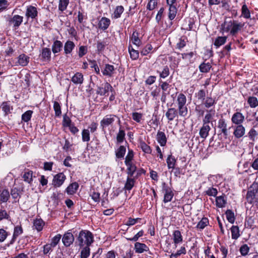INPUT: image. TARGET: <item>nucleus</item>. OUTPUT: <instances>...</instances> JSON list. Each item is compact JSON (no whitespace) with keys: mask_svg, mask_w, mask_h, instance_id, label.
<instances>
[{"mask_svg":"<svg viewBox=\"0 0 258 258\" xmlns=\"http://www.w3.org/2000/svg\"><path fill=\"white\" fill-rule=\"evenodd\" d=\"M76 237L75 243L80 247L90 246L94 242L93 234L87 230H81Z\"/></svg>","mask_w":258,"mask_h":258,"instance_id":"f257e3e1","label":"nucleus"},{"mask_svg":"<svg viewBox=\"0 0 258 258\" xmlns=\"http://www.w3.org/2000/svg\"><path fill=\"white\" fill-rule=\"evenodd\" d=\"M186 97L183 93H179L177 95L176 103L177 108L176 109L178 114L181 117H185L188 114V108L187 107Z\"/></svg>","mask_w":258,"mask_h":258,"instance_id":"f03ea898","label":"nucleus"},{"mask_svg":"<svg viewBox=\"0 0 258 258\" xmlns=\"http://www.w3.org/2000/svg\"><path fill=\"white\" fill-rule=\"evenodd\" d=\"M23 17L18 15H15L8 20L9 25L12 26L14 29H17L23 22Z\"/></svg>","mask_w":258,"mask_h":258,"instance_id":"7ed1b4c3","label":"nucleus"},{"mask_svg":"<svg viewBox=\"0 0 258 258\" xmlns=\"http://www.w3.org/2000/svg\"><path fill=\"white\" fill-rule=\"evenodd\" d=\"M117 117L114 114L105 115L100 121V126L103 129L111 125L115 121V118Z\"/></svg>","mask_w":258,"mask_h":258,"instance_id":"20e7f679","label":"nucleus"},{"mask_svg":"<svg viewBox=\"0 0 258 258\" xmlns=\"http://www.w3.org/2000/svg\"><path fill=\"white\" fill-rule=\"evenodd\" d=\"M257 190L258 185L257 184H253L250 187L246 195V199L248 202L251 204L253 202L256 194L257 192Z\"/></svg>","mask_w":258,"mask_h":258,"instance_id":"39448f33","label":"nucleus"},{"mask_svg":"<svg viewBox=\"0 0 258 258\" xmlns=\"http://www.w3.org/2000/svg\"><path fill=\"white\" fill-rule=\"evenodd\" d=\"M70 230L65 233L62 238V241L64 245L66 247L70 246L73 244L75 240L73 234L70 232Z\"/></svg>","mask_w":258,"mask_h":258,"instance_id":"423d86ee","label":"nucleus"},{"mask_svg":"<svg viewBox=\"0 0 258 258\" xmlns=\"http://www.w3.org/2000/svg\"><path fill=\"white\" fill-rule=\"evenodd\" d=\"M109 91H113V89L111 85L108 82L104 84V87L98 86L96 90V93L100 96H105Z\"/></svg>","mask_w":258,"mask_h":258,"instance_id":"0eeeda50","label":"nucleus"},{"mask_svg":"<svg viewBox=\"0 0 258 258\" xmlns=\"http://www.w3.org/2000/svg\"><path fill=\"white\" fill-rule=\"evenodd\" d=\"M165 183H163V190L164 191L163 202L164 203L170 202L174 196V194L171 188L165 186Z\"/></svg>","mask_w":258,"mask_h":258,"instance_id":"6e6552de","label":"nucleus"},{"mask_svg":"<svg viewBox=\"0 0 258 258\" xmlns=\"http://www.w3.org/2000/svg\"><path fill=\"white\" fill-rule=\"evenodd\" d=\"M66 177L62 173H59L55 175L53 179V184L55 187L60 186L64 182Z\"/></svg>","mask_w":258,"mask_h":258,"instance_id":"1a4fd4ad","label":"nucleus"},{"mask_svg":"<svg viewBox=\"0 0 258 258\" xmlns=\"http://www.w3.org/2000/svg\"><path fill=\"white\" fill-rule=\"evenodd\" d=\"M115 69L113 65L110 64H105L104 68L102 70L103 76L108 77H112L115 74Z\"/></svg>","mask_w":258,"mask_h":258,"instance_id":"9d476101","label":"nucleus"},{"mask_svg":"<svg viewBox=\"0 0 258 258\" xmlns=\"http://www.w3.org/2000/svg\"><path fill=\"white\" fill-rule=\"evenodd\" d=\"M38 15L37 9L35 7L32 6H29L27 7L25 16L29 19H35Z\"/></svg>","mask_w":258,"mask_h":258,"instance_id":"9b49d317","label":"nucleus"},{"mask_svg":"<svg viewBox=\"0 0 258 258\" xmlns=\"http://www.w3.org/2000/svg\"><path fill=\"white\" fill-rule=\"evenodd\" d=\"M244 120V116L240 112L234 113L231 118V121L233 123L238 125L241 124Z\"/></svg>","mask_w":258,"mask_h":258,"instance_id":"f8f14e48","label":"nucleus"},{"mask_svg":"<svg viewBox=\"0 0 258 258\" xmlns=\"http://www.w3.org/2000/svg\"><path fill=\"white\" fill-rule=\"evenodd\" d=\"M23 190L17 187H13L11 190V195L12 198L14 199L13 202V204L19 203V199L21 197L22 192Z\"/></svg>","mask_w":258,"mask_h":258,"instance_id":"ddd939ff","label":"nucleus"},{"mask_svg":"<svg viewBox=\"0 0 258 258\" xmlns=\"http://www.w3.org/2000/svg\"><path fill=\"white\" fill-rule=\"evenodd\" d=\"M227 127V125L225 120L223 118H220L218 120V127L221 130V133L223 134L225 139H227L228 135V132Z\"/></svg>","mask_w":258,"mask_h":258,"instance_id":"4468645a","label":"nucleus"},{"mask_svg":"<svg viewBox=\"0 0 258 258\" xmlns=\"http://www.w3.org/2000/svg\"><path fill=\"white\" fill-rule=\"evenodd\" d=\"M232 29L230 31V35L235 36L238 32L243 27L244 24L239 23L237 21L233 20Z\"/></svg>","mask_w":258,"mask_h":258,"instance_id":"2eb2a0df","label":"nucleus"},{"mask_svg":"<svg viewBox=\"0 0 258 258\" xmlns=\"http://www.w3.org/2000/svg\"><path fill=\"white\" fill-rule=\"evenodd\" d=\"M233 20L225 21L221 25L220 32L223 34L225 32L230 33L232 27Z\"/></svg>","mask_w":258,"mask_h":258,"instance_id":"dca6fc26","label":"nucleus"},{"mask_svg":"<svg viewBox=\"0 0 258 258\" xmlns=\"http://www.w3.org/2000/svg\"><path fill=\"white\" fill-rule=\"evenodd\" d=\"M30 61V57L26 54L23 53L18 57V60L16 62L17 64L22 67H25L28 65Z\"/></svg>","mask_w":258,"mask_h":258,"instance_id":"f3484780","label":"nucleus"},{"mask_svg":"<svg viewBox=\"0 0 258 258\" xmlns=\"http://www.w3.org/2000/svg\"><path fill=\"white\" fill-rule=\"evenodd\" d=\"M167 5L169 7L168 17L170 20H173L176 16L177 12V4Z\"/></svg>","mask_w":258,"mask_h":258,"instance_id":"a211bd4d","label":"nucleus"},{"mask_svg":"<svg viewBox=\"0 0 258 258\" xmlns=\"http://www.w3.org/2000/svg\"><path fill=\"white\" fill-rule=\"evenodd\" d=\"M135 250L136 253H141L149 251V248L145 243L136 242L135 244Z\"/></svg>","mask_w":258,"mask_h":258,"instance_id":"6ab92c4d","label":"nucleus"},{"mask_svg":"<svg viewBox=\"0 0 258 258\" xmlns=\"http://www.w3.org/2000/svg\"><path fill=\"white\" fill-rule=\"evenodd\" d=\"M207 113L206 114L204 118L203 119V123L206 124H208L213 118L215 114V110L214 109H210L206 110Z\"/></svg>","mask_w":258,"mask_h":258,"instance_id":"aec40b11","label":"nucleus"},{"mask_svg":"<svg viewBox=\"0 0 258 258\" xmlns=\"http://www.w3.org/2000/svg\"><path fill=\"white\" fill-rule=\"evenodd\" d=\"M211 127L209 124L203 123L199 132L200 137L203 139H205L208 136Z\"/></svg>","mask_w":258,"mask_h":258,"instance_id":"412c9836","label":"nucleus"},{"mask_svg":"<svg viewBox=\"0 0 258 258\" xmlns=\"http://www.w3.org/2000/svg\"><path fill=\"white\" fill-rule=\"evenodd\" d=\"M178 112L175 108H168L165 114L168 121L173 120L174 119L178 116Z\"/></svg>","mask_w":258,"mask_h":258,"instance_id":"4be33fe9","label":"nucleus"},{"mask_svg":"<svg viewBox=\"0 0 258 258\" xmlns=\"http://www.w3.org/2000/svg\"><path fill=\"white\" fill-rule=\"evenodd\" d=\"M72 82L76 85L82 84L84 82V76L80 72H77L71 79Z\"/></svg>","mask_w":258,"mask_h":258,"instance_id":"5701e85b","label":"nucleus"},{"mask_svg":"<svg viewBox=\"0 0 258 258\" xmlns=\"http://www.w3.org/2000/svg\"><path fill=\"white\" fill-rule=\"evenodd\" d=\"M173 240L175 248L177 247L178 244L183 241V237L180 231L175 230L173 231Z\"/></svg>","mask_w":258,"mask_h":258,"instance_id":"b1692460","label":"nucleus"},{"mask_svg":"<svg viewBox=\"0 0 258 258\" xmlns=\"http://www.w3.org/2000/svg\"><path fill=\"white\" fill-rule=\"evenodd\" d=\"M110 24V20L106 17H102L98 23V27L101 30H106Z\"/></svg>","mask_w":258,"mask_h":258,"instance_id":"393cba45","label":"nucleus"},{"mask_svg":"<svg viewBox=\"0 0 258 258\" xmlns=\"http://www.w3.org/2000/svg\"><path fill=\"white\" fill-rule=\"evenodd\" d=\"M227 203V198L223 194L222 196L217 197L216 198V205L218 208H223Z\"/></svg>","mask_w":258,"mask_h":258,"instance_id":"a878e982","label":"nucleus"},{"mask_svg":"<svg viewBox=\"0 0 258 258\" xmlns=\"http://www.w3.org/2000/svg\"><path fill=\"white\" fill-rule=\"evenodd\" d=\"M51 51L48 48L45 47L42 48L41 56L42 59L44 61H49L51 59Z\"/></svg>","mask_w":258,"mask_h":258,"instance_id":"bb28decb","label":"nucleus"},{"mask_svg":"<svg viewBox=\"0 0 258 258\" xmlns=\"http://www.w3.org/2000/svg\"><path fill=\"white\" fill-rule=\"evenodd\" d=\"M245 129L242 125H238L236 126L233 134L236 138L242 137L245 134Z\"/></svg>","mask_w":258,"mask_h":258,"instance_id":"cd10ccee","label":"nucleus"},{"mask_svg":"<svg viewBox=\"0 0 258 258\" xmlns=\"http://www.w3.org/2000/svg\"><path fill=\"white\" fill-rule=\"evenodd\" d=\"M75 44L74 42L71 40H68L64 45V53L65 54H70L74 49Z\"/></svg>","mask_w":258,"mask_h":258,"instance_id":"c85d7f7f","label":"nucleus"},{"mask_svg":"<svg viewBox=\"0 0 258 258\" xmlns=\"http://www.w3.org/2000/svg\"><path fill=\"white\" fill-rule=\"evenodd\" d=\"M157 140L161 146H165L167 142V139L165 133L159 131L157 134Z\"/></svg>","mask_w":258,"mask_h":258,"instance_id":"c756f323","label":"nucleus"},{"mask_svg":"<svg viewBox=\"0 0 258 258\" xmlns=\"http://www.w3.org/2000/svg\"><path fill=\"white\" fill-rule=\"evenodd\" d=\"M62 43L59 40H55L52 45V51L55 54L59 52L62 49Z\"/></svg>","mask_w":258,"mask_h":258,"instance_id":"7c9ffc66","label":"nucleus"},{"mask_svg":"<svg viewBox=\"0 0 258 258\" xmlns=\"http://www.w3.org/2000/svg\"><path fill=\"white\" fill-rule=\"evenodd\" d=\"M23 233V229L21 226H17L15 227L13 238L10 242V244H13L16 240L17 237Z\"/></svg>","mask_w":258,"mask_h":258,"instance_id":"2f4dec72","label":"nucleus"},{"mask_svg":"<svg viewBox=\"0 0 258 258\" xmlns=\"http://www.w3.org/2000/svg\"><path fill=\"white\" fill-rule=\"evenodd\" d=\"M24 180L28 183H31L33 177V171L29 169L25 170L22 176Z\"/></svg>","mask_w":258,"mask_h":258,"instance_id":"473e14b6","label":"nucleus"},{"mask_svg":"<svg viewBox=\"0 0 258 258\" xmlns=\"http://www.w3.org/2000/svg\"><path fill=\"white\" fill-rule=\"evenodd\" d=\"M79 187V184L78 183L75 182L70 184L68 187L66 188V192L69 195H73L77 190Z\"/></svg>","mask_w":258,"mask_h":258,"instance_id":"72a5a7b5","label":"nucleus"},{"mask_svg":"<svg viewBox=\"0 0 258 258\" xmlns=\"http://www.w3.org/2000/svg\"><path fill=\"white\" fill-rule=\"evenodd\" d=\"M44 225V222L41 219H36L34 221L33 227L39 232L42 230Z\"/></svg>","mask_w":258,"mask_h":258,"instance_id":"f704fd0d","label":"nucleus"},{"mask_svg":"<svg viewBox=\"0 0 258 258\" xmlns=\"http://www.w3.org/2000/svg\"><path fill=\"white\" fill-rule=\"evenodd\" d=\"M203 102L206 108H210L216 103L215 100L211 97H207Z\"/></svg>","mask_w":258,"mask_h":258,"instance_id":"c9c22d12","label":"nucleus"},{"mask_svg":"<svg viewBox=\"0 0 258 258\" xmlns=\"http://www.w3.org/2000/svg\"><path fill=\"white\" fill-rule=\"evenodd\" d=\"M135 182V179L131 177L127 176L126 182L124 185V189L131 190L134 187Z\"/></svg>","mask_w":258,"mask_h":258,"instance_id":"e433bc0d","label":"nucleus"},{"mask_svg":"<svg viewBox=\"0 0 258 258\" xmlns=\"http://www.w3.org/2000/svg\"><path fill=\"white\" fill-rule=\"evenodd\" d=\"M126 153V148L124 146H120L115 151V156L117 158L121 159L124 156Z\"/></svg>","mask_w":258,"mask_h":258,"instance_id":"4c0bfd02","label":"nucleus"},{"mask_svg":"<svg viewBox=\"0 0 258 258\" xmlns=\"http://www.w3.org/2000/svg\"><path fill=\"white\" fill-rule=\"evenodd\" d=\"M227 39V36H218L216 38L214 44L216 47H219L225 43Z\"/></svg>","mask_w":258,"mask_h":258,"instance_id":"58836bf2","label":"nucleus"},{"mask_svg":"<svg viewBox=\"0 0 258 258\" xmlns=\"http://www.w3.org/2000/svg\"><path fill=\"white\" fill-rule=\"evenodd\" d=\"M139 34L137 31H134L132 36V41L134 44L137 46H140L141 45L142 41L139 38Z\"/></svg>","mask_w":258,"mask_h":258,"instance_id":"ea45409f","label":"nucleus"},{"mask_svg":"<svg viewBox=\"0 0 258 258\" xmlns=\"http://www.w3.org/2000/svg\"><path fill=\"white\" fill-rule=\"evenodd\" d=\"M53 109L55 112V116L57 117H59L61 115V106L59 102L57 101H54L53 102Z\"/></svg>","mask_w":258,"mask_h":258,"instance_id":"a19ab883","label":"nucleus"},{"mask_svg":"<svg viewBox=\"0 0 258 258\" xmlns=\"http://www.w3.org/2000/svg\"><path fill=\"white\" fill-rule=\"evenodd\" d=\"M241 17L245 19H249L250 18V12L247 8L246 5L244 3L241 8Z\"/></svg>","mask_w":258,"mask_h":258,"instance_id":"79ce46f5","label":"nucleus"},{"mask_svg":"<svg viewBox=\"0 0 258 258\" xmlns=\"http://www.w3.org/2000/svg\"><path fill=\"white\" fill-rule=\"evenodd\" d=\"M247 103L251 108H255L258 106V99L256 97L249 96L247 98Z\"/></svg>","mask_w":258,"mask_h":258,"instance_id":"37998d69","label":"nucleus"},{"mask_svg":"<svg viewBox=\"0 0 258 258\" xmlns=\"http://www.w3.org/2000/svg\"><path fill=\"white\" fill-rule=\"evenodd\" d=\"M0 192V201L3 203L7 202L10 198L9 191L7 189H3Z\"/></svg>","mask_w":258,"mask_h":258,"instance_id":"c03bdc74","label":"nucleus"},{"mask_svg":"<svg viewBox=\"0 0 258 258\" xmlns=\"http://www.w3.org/2000/svg\"><path fill=\"white\" fill-rule=\"evenodd\" d=\"M130 57L133 60H137L139 56V52L138 50L134 49L130 45L128 48Z\"/></svg>","mask_w":258,"mask_h":258,"instance_id":"a18cd8bd","label":"nucleus"},{"mask_svg":"<svg viewBox=\"0 0 258 258\" xmlns=\"http://www.w3.org/2000/svg\"><path fill=\"white\" fill-rule=\"evenodd\" d=\"M139 147L146 154H151L152 149L145 142L141 141L140 143Z\"/></svg>","mask_w":258,"mask_h":258,"instance_id":"49530a36","label":"nucleus"},{"mask_svg":"<svg viewBox=\"0 0 258 258\" xmlns=\"http://www.w3.org/2000/svg\"><path fill=\"white\" fill-rule=\"evenodd\" d=\"M166 162H167L168 168L169 169H170V168L174 169V168L175 163L176 162V160L175 158H174V157H173L172 155H169L168 157H167Z\"/></svg>","mask_w":258,"mask_h":258,"instance_id":"de8ad7c7","label":"nucleus"},{"mask_svg":"<svg viewBox=\"0 0 258 258\" xmlns=\"http://www.w3.org/2000/svg\"><path fill=\"white\" fill-rule=\"evenodd\" d=\"M231 237L233 239H237L239 236V230L237 226H232L231 228Z\"/></svg>","mask_w":258,"mask_h":258,"instance_id":"09e8293b","label":"nucleus"},{"mask_svg":"<svg viewBox=\"0 0 258 258\" xmlns=\"http://www.w3.org/2000/svg\"><path fill=\"white\" fill-rule=\"evenodd\" d=\"M211 68L212 66L209 62H203L199 66L200 71L202 73H208Z\"/></svg>","mask_w":258,"mask_h":258,"instance_id":"8fccbe9b","label":"nucleus"},{"mask_svg":"<svg viewBox=\"0 0 258 258\" xmlns=\"http://www.w3.org/2000/svg\"><path fill=\"white\" fill-rule=\"evenodd\" d=\"M90 246H85L82 247V249L80 253L81 258H88L90 254Z\"/></svg>","mask_w":258,"mask_h":258,"instance_id":"3c124183","label":"nucleus"},{"mask_svg":"<svg viewBox=\"0 0 258 258\" xmlns=\"http://www.w3.org/2000/svg\"><path fill=\"white\" fill-rule=\"evenodd\" d=\"M209 224V220L207 218H203L198 223L196 228L200 230H203Z\"/></svg>","mask_w":258,"mask_h":258,"instance_id":"603ef678","label":"nucleus"},{"mask_svg":"<svg viewBox=\"0 0 258 258\" xmlns=\"http://www.w3.org/2000/svg\"><path fill=\"white\" fill-rule=\"evenodd\" d=\"M124 11V8L122 6H118L116 7L114 13L113 18L117 19L120 17L121 14Z\"/></svg>","mask_w":258,"mask_h":258,"instance_id":"864d4df0","label":"nucleus"},{"mask_svg":"<svg viewBox=\"0 0 258 258\" xmlns=\"http://www.w3.org/2000/svg\"><path fill=\"white\" fill-rule=\"evenodd\" d=\"M153 47L150 44H147L142 49L141 51V54L143 56H145L148 54L149 53L152 52Z\"/></svg>","mask_w":258,"mask_h":258,"instance_id":"5fc2aeb1","label":"nucleus"},{"mask_svg":"<svg viewBox=\"0 0 258 258\" xmlns=\"http://www.w3.org/2000/svg\"><path fill=\"white\" fill-rule=\"evenodd\" d=\"M225 214L228 222L233 224L235 221V216L233 211L231 210H227L225 212Z\"/></svg>","mask_w":258,"mask_h":258,"instance_id":"6e6d98bb","label":"nucleus"},{"mask_svg":"<svg viewBox=\"0 0 258 258\" xmlns=\"http://www.w3.org/2000/svg\"><path fill=\"white\" fill-rule=\"evenodd\" d=\"M160 78L164 79L169 75V69L167 66H164L161 72L157 71Z\"/></svg>","mask_w":258,"mask_h":258,"instance_id":"4d7b16f0","label":"nucleus"},{"mask_svg":"<svg viewBox=\"0 0 258 258\" xmlns=\"http://www.w3.org/2000/svg\"><path fill=\"white\" fill-rule=\"evenodd\" d=\"M82 138L84 142H88L90 141V131L88 129L83 130L82 132Z\"/></svg>","mask_w":258,"mask_h":258,"instance_id":"13d9d810","label":"nucleus"},{"mask_svg":"<svg viewBox=\"0 0 258 258\" xmlns=\"http://www.w3.org/2000/svg\"><path fill=\"white\" fill-rule=\"evenodd\" d=\"M69 4V0H59L58 5V9L59 11L63 12L66 10Z\"/></svg>","mask_w":258,"mask_h":258,"instance_id":"bf43d9fd","label":"nucleus"},{"mask_svg":"<svg viewBox=\"0 0 258 258\" xmlns=\"http://www.w3.org/2000/svg\"><path fill=\"white\" fill-rule=\"evenodd\" d=\"M32 113L33 111L32 110L26 111L22 115V120L26 122L29 121L31 119Z\"/></svg>","mask_w":258,"mask_h":258,"instance_id":"052dcab7","label":"nucleus"},{"mask_svg":"<svg viewBox=\"0 0 258 258\" xmlns=\"http://www.w3.org/2000/svg\"><path fill=\"white\" fill-rule=\"evenodd\" d=\"M125 135V134L124 131L121 129V128L120 127V128L119 130V132H118V134H117V136H116L117 142L118 143H122L124 139Z\"/></svg>","mask_w":258,"mask_h":258,"instance_id":"680f3d73","label":"nucleus"},{"mask_svg":"<svg viewBox=\"0 0 258 258\" xmlns=\"http://www.w3.org/2000/svg\"><path fill=\"white\" fill-rule=\"evenodd\" d=\"M164 11H165L164 8L161 7L160 9V10L158 11L157 14L156 15V21H157V22L158 24L161 21V20L163 17Z\"/></svg>","mask_w":258,"mask_h":258,"instance_id":"e2e57ef3","label":"nucleus"},{"mask_svg":"<svg viewBox=\"0 0 258 258\" xmlns=\"http://www.w3.org/2000/svg\"><path fill=\"white\" fill-rule=\"evenodd\" d=\"M2 110L5 112V115L10 113L11 108L10 105L7 102H4L1 105Z\"/></svg>","mask_w":258,"mask_h":258,"instance_id":"0e129e2a","label":"nucleus"},{"mask_svg":"<svg viewBox=\"0 0 258 258\" xmlns=\"http://www.w3.org/2000/svg\"><path fill=\"white\" fill-rule=\"evenodd\" d=\"M239 250L242 256H245L248 254L249 251V247L247 244H244L240 247Z\"/></svg>","mask_w":258,"mask_h":258,"instance_id":"69168bd1","label":"nucleus"},{"mask_svg":"<svg viewBox=\"0 0 258 258\" xmlns=\"http://www.w3.org/2000/svg\"><path fill=\"white\" fill-rule=\"evenodd\" d=\"M61 238V235L58 234L52 238L51 244L52 245L53 247H54L58 243Z\"/></svg>","mask_w":258,"mask_h":258,"instance_id":"338daca9","label":"nucleus"},{"mask_svg":"<svg viewBox=\"0 0 258 258\" xmlns=\"http://www.w3.org/2000/svg\"><path fill=\"white\" fill-rule=\"evenodd\" d=\"M157 0H150L147 6V9L149 10H154L157 5Z\"/></svg>","mask_w":258,"mask_h":258,"instance_id":"774afa93","label":"nucleus"}]
</instances>
